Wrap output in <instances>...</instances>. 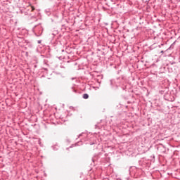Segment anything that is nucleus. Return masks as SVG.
Wrapping results in <instances>:
<instances>
[{
  "label": "nucleus",
  "mask_w": 180,
  "mask_h": 180,
  "mask_svg": "<svg viewBox=\"0 0 180 180\" xmlns=\"http://www.w3.org/2000/svg\"><path fill=\"white\" fill-rule=\"evenodd\" d=\"M83 98H84V99H88V98H89V96L88 94H85L83 95Z\"/></svg>",
  "instance_id": "obj_1"
},
{
  "label": "nucleus",
  "mask_w": 180,
  "mask_h": 180,
  "mask_svg": "<svg viewBox=\"0 0 180 180\" xmlns=\"http://www.w3.org/2000/svg\"><path fill=\"white\" fill-rule=\"evenodd\" d=\"M32 11H34V7H32Z\"/></svg>",
  "instance_id": "obj_2"
}]
</instances>
